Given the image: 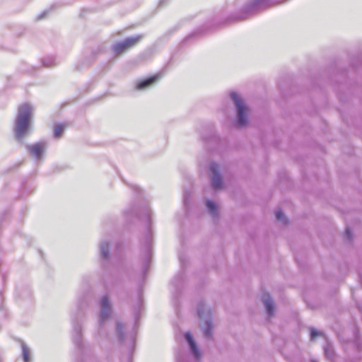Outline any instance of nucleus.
<instances>
[{
	"label": "nucleus",
	"mask_w": 362,
	"mask_h": 362,
	"mask_svg": "<svg viewBox=\"0 0 362 362\" xmlns=\"http://www.w3.org/2000/svg\"><path fill=\"white\" fill-rule=\"evenodd\" d=\"M33 107L28 103L19 106L14 125V134L17 140L22 141L27 136L31 127Z\"/></svg>",
	"instance_id": "1"
},
{
	"label": "nucleus",
	"mask_w": 362,
	"mask_h": 362,
	"mask_svg": "<svg viewBox=\"0 0 362 362\" xmlns=\"http://www.w3.org/2000/svg\"><path fill=\"white\" fill-rule=\"evenodd\" d=\"M197 315L200 319L199 327L204 337L207 339H212L213 322L211 312L203 302H200L197 305Z\"/></svg>",
	"instance_id": "2"
},
{
	"label": "nucleus",
	"mask_w": 362,
	"mask_h": 362,
	"mask_svg": "<svg viewBox=\"0 0 362 362\" xmlns=\"http://www.w3.org/2000/svg\"><path fill=\"white\" fill-rule=\"evenodd\" d=\"M230 98L233 101L237 110V126L243 127L248 123V108L245 105L243 98L235 92L230 93Z\"/></svg>",
	"instance_id": "3"
},
{
	"label": "nucleus",
	"mask_w": 362,
	"mask_h": 362,
	"mask_svg": "<svg viewBox=\"0 0 362 362\" xmlns=\"http://www.w3.org/2000/svg\"><path fill=\"white\" fill-rule=\"evenodd\" d=\"M99 323L102 326L111 316L112 304L108 294L103 295L99 300Z\"/></svg>",
	"instance_id": "4"
},
{
	"label": "nucleus",
	"mask_w": 362,
	"mask_h": 362,
	"mask_svg": "<svg viewBox=\"0 0 362 362\" xmlns=\"http://www.w3.org/2000/svg\"><path fill=\"white\" fill-rule=\"evenodd\" d=\"M142 37L143 36L141 35H138L127 37L123 41L118 42L113 45V52L117 55H120L131 47L135 46L142 39Z\"/></svg>",
	"instance_id": "5"
},
{
	"label": "nucleus",
	"mask_w": 362,
	"mask_h": 362,
	"mask_svg": "<svg viewBox=\"0 0 362 362\" xmlns=\"http://www.w3.org/2000/svg\"><path fill=\"white\" fill-rule=\"evenodd\" d=\"M211 181L214 189H220L223 186V180L220 173V166L216 163H211L209 165Z\"/></svg>",
	"instance_id": "6"
},
{
	"label": "nucleus",
	"mask_w": 362,
	"mask_h": 362,
	"mask_svg": "<svg viewBox=\"0 0 362 362\" xmlns=\"http://www.w3.org/2000/svg\"><path fill=\"white\" fill-rule=\"evenodd\" d=\"M275 4L272 0H253L245 6L246 13H252L264 9L271 5Z\"/></svg>",
	"instance_id": "7"
},
{
	"label": "nucleus",
	"mask_w": 362,
	"mask_h": 362,
	"mask_svg": "<svg viewBox=\"0 0 362 362\" xmlns=\"http://www.w3.org/2000/svg\"><path fill=\"white\" fill-rule=\"evenodd\" d=\"M46 148L47 144L45 142H38L33 145H26V148L30 155L37 160L42 159Z\"/></svg>",
	"instance_id": "8"
},
{
	"label": "nucleus",
	"mask_w": 362,
	"mask_h": 362,
	"mask_svg": "<svg viewBox=\"0 0 362 362\" xmlns=\"http://www.w3.org/2000/svg\"><path fill=\"white\" fill-rule=\"evenodd\" d=\"M185 338L188 342L191 353L194 356V358L199 361L201 358L202 354L193 339L192 335L190 332H186L185 334Z\"/></svg>",
	"instance_id": "9"
},
{
	"label": "nucleus",
	"mask_w": 362,
	"mask_h": 362,
	"mask_svg": "<svg viewBox=\"0 0 362 362\" xmlns=\"http://www.w3.org/2000/svg\"><path fill=\"white\" fill-rule=\"evenodd\" d=\"M262 300L267 310L268 315H273L274 313V303L269 293H264L262 296Z\"/></svg>",
	"instance_id": "10"
},
{
	"label": "nucleus",
	"mask_w": 362,
	"mask_h": 362,
	"mask_svg": "<svg viewBox=\"0 0 362 362\" xmlns=\"http://www.w3.org/2000/svg\"><path fill=\"white\" fill-rule=\"evenodd\" d=\"M159 78V75H156L144 81H139L136 83V88L140 90H145L155 83Z\"/></svg>",
	"instance_id": "11"
},
{
	"label": "nucleus",
	"mask_w": 362,
	"mask_h": 362,
	"mask_svg": "<svg viewBox=\"0 0 362 362\" xmlns=\"http://www.w3.org/2000/svg\"><path fill=\"white\" fill-rule=\"evenodd\" d=\"M109 246L110 242L106 239L103 240L100 243V257L103 260L109 258Z\"/></svg>",
	"instance_id": "12"
},
{
	"label": "nucleus",
	"mask_w": 362,
	"mask_h": 362,
	"mask_svg": "<svg viewBox=\"0 0 362 362\" xmlns=\"http://www.w3.org/2000/svg\"><path fill=\"white\" fill-rule=\"evenodd\" d=\"M126 328V325L122 322L117 321V327H116V334L120 341H124L125 340V334L124 332V329Z\"/></svg>",
	"instance_id": "13"
},
{
	"label": "nucleus",
	"mask_w": 362,
	"mask_h": 362,
	"mask_svg": "<svg viewBox=\"0 0 362 362\" xmlns=\"http://www.w3.org/2000/svg\"><path fill=\"white\" fill-rule=\"evenodd\" d=\"M206 206H207V209H208L209 213L211 214V215L212 216H214V217L217 216L218 211H217V206H216V204L215 202L210 201V200H207L206 201Z\"/></svg>",
	"instance_id": "14"
},
{
	"label": "nucleus",
	"mask_w": 362,
	"mask_h": 362,
	"mask_svg": "<svg viewBox=\"0 0 362 362\" xmlns=\"http://www.w3.org/2000/svg\"><path fill=\"white\" fill-rule=\"evenodd\" d=\"M81 327L80 325H76L74 326L73 339L77 345L81 342Z\"/></svg>",
	"instance_id": "15"
},
{
	"label": "nucleus",
	"mask_w": 362,
	"mask_h": 362,
	"mask_svg": "<svg viewBox=\"0 0 362 362\" xmlns=\"http://www.w3.org/2000/svg\"><path fill=\"white\" fill-rule=\"evenodd\" d=\"M276 218L277 221L281 222L283 224H287L288 222V218L284 214L281 209H277L275 211Z\"/></svg>",
	"instance_id": "16"
},
{
	"label": "nucleus",
	"mask_w": 362,
	"mask_h": 362,
	"mask_svg": "<svg viewBox=\"0 0 362 362\" xmlns=\"http://www.w3.org/2000/svg\"><path fill=\"white\" fill-rule=\"evenodd\" d=\"M23 358L25 362H30V350L25 343H22Z\"/></svg>",
	"instance_id": "17"
},
{
	"label": "nucleus",
	"mask_w": 362,
	"mask_h": 362,
	"mask_svg": "<svg viewBox=\"0 0 362 362\" xmlns=\"http://www.w3.org/2000/svg\"><path fill=\"white\" fill-rule=\"evenodd\" d=\"M66 126L62 124H57L54 127V137L55 138H59L65 129Z\"/></svg>",
	"instance_id": "18"
},
{
	"label": "nucleus",
	"mask_w": 362,
	"mask_h": 362,
	"mask_svg": "<svg viewBox=\"0 0 362 362\" xmlns=\"http://www.w3.org/2000/svg\"><path fill=\"white\" fill-rule=\"evenodd\" d=\"M42 64L45 67H51L55 65V59L53 57H47L42 60Z\"/></svg>",
	"instance_id": "19"
},
{
	"label": "nucleus",
	"mask_w": 362,
	"mask_h": 362,
	"mask_svg": "<svg viewBox=\"0 0 362 362\" xmlns=\"http://www.w3.org/2000/svg\"><path fill=\"white\" fill-rule=\"evenodd\" d=\"M324 350L326 357L331 359L334 354L332 347L328 345L324 348Z\"/></svg>",
	"instance_id": "20"
},
{
	"label": "nucleus",
	"mask_w": 362,
	"mask_h": 362,
	"mask_svg": "<svg viewBox=\"0 0 362 362\" xmlns=\"http://www.w3.org/2000/svg\"><path fill=\"white\" fill-rule=\"evenodd\" d=\"M322 335V332L317 331L315 329L312 328L310 329V339L314 340L316 337Z\"/></svg>",
	"instance_id": "21"
},
{
	"label": "nucleus",
	"mask_w": 362,
	"mask_h": 362,
	"mask_svg": "<svg viewBox=\"0 0 362 362\" xmlns=\"http://www.w3.org/2000/svg\"><path fill=\"white\" fill-rule=\"evenodd\" d=\"M150 243H151V237L148 236L147 239H146V248H147V256H148V258H149L150 255H151Z\"/></svg>",
	"instance_id": "22"
},
{
	"label": "nucleus",
	"mask_w": 362,
	"mask_h": 362,
	"mask_svg": "<svg viewBox=\"0 0 362 362\" xmlns=\"http://www.w3.org/2000/svg\"><path fill=\"white\" fill-rule=\"evenodd\" d=\"M351 237H352L351 231L349 228H347L345 231V238L347 240H350L351 239Z\"/></svg>",
	"instance_id": "23"
},
{
	"label": "nucleus",
	"mask_w": 362,
	"mask_h": 362,
	"mask_svg": "<svg viewBox=\"0 0 362 362\" xmlns=\"http://www.w3.org/2000/svg\"><path fill=\"white\" fill-rule=\"evenodd\" d=\"M189 197V194H188V192H185V194H184V204H185V205L187 204Z\"/></svg>",
	"instance_id": "24"
},
{
	"label": "nucleus",
	"mask_w": 362,
	"mask_h": 362,
	"mask_svg": "<svg viewBox=\"0 0 362 362\" xmlns=\"http://www.w3.org/2000/svg\"><path fill=\"white\" fill-rule=\"evenodd\" d=\"M177 362H186L185 358L181 356H177Z\"/></svg>",
	"instance_id": "25"
},
{
	"label": "nucleus",
	"mask_w": 362,
	"mask_h": 362,
	"mask_svg": "<svg viewBox=\"0 0 362 362\" xmlns=\"http://www.w3.org/2000/svg\"><path fill=\"white\" fill-rule=\"evenodd\" d=\"M47 14V11H45L43 12L42 14H40L39 16H38V19H42V18H44V16Z\"/></svg>",
	"instance_id": "26"
},
{
	"label": "nucleus",
	"mask_w": 362,
	"mask_h": 362,
	"mask_svg": "<svg viewBox=\"0 0 362 362\" xmlns=\"http://www.w3.org/2000/svg\"><path fill=\"white\" fill-rule=\"evenodd\" d=\"M127 337H129V340L131 342H133L134 339V335L132 334H129Z\"/></svg>",
	"instance_id": "27"
},
{
	"label": "nucleus",
	"mask_w": 362,
	"mask_h": 362,
	"mask_svg": "<svg viewBox=\"0 0 362 362\" xmlns=\"http://www.w3.org/2000/svg\"><path fill=\"white\" fill-rule=\"evenodd\" d=\"M359 276H360L361 281V284H362V272H360Z\"/></svg>",
	"instance_id": "28"
}]
</instances>
